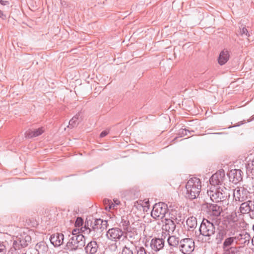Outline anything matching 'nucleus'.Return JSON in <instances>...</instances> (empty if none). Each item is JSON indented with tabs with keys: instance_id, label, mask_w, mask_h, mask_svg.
Returning a JSON list of instances; mask_svg holds the SVG:
<instances>
[{
	"instance_id": "f257e3e1",
	"label": "nucleus",
	"mask_w": 254,
	"mask_h": 254,
	"mask_svg": "<svg viewBox=\"0 0 254 254\" xmlns=\"http://www.w3.org/2000/svg\"><path fill=\"white\" fill-rule=\"evenodd\" d=\"M251 239L250 234L243 231L239 234H236L235 236L228 237V238L225 239L222 244V248H228L233 245H235L240 248H244L249 245Z\"/></svg>"
},
{
	"instance_id": "f03ea898",
	"label": "nucleus",
	"mask_w": 254,
	"mask_h": 254,
	"mask_svg": "<svg viewBox=\"0 0 254 254\" xmlns=\"http://www.w3.org/2000/svg\"><path fill=\"white\" fill-rule=\"evenodd\" d=\"M107 224L106 221L101 219H95L93 223L86 221L84 224V227H81V232L84 234L95 236L96 233H101L103 231Z\"/></svg>"
},
{
	"instance_id": "7ed1b4c3",
	"label": "nucleus",
	"mask_w": 254,
	"mask_h": 254,
	"mask_svg": "<svg viewBox=\"0 0 254 254\" xmlns=\"http://www.w3.org/2000/svg\"><path fill=\"white\" fill-rule=\"evenodd\" d=\"M201 189V183L196 177L190 178L186 185V197L190 199L197 198Z\"/></svg>"
},
{
	"instance_id": "20e7f679",
	"label": "nucleus",
	"mask_w": 254,
	"mask_h": 254,
	"mask_svg": "<svg viewBox=\"0 0 254 254\" xmlns=\"http://www.w3.org/2000/svg\"><path fill=\"white\" fill-rule=\"evenodd\" d=\"M69 239L66 245V249L69 251H74L82 249L85 246V238L83 234L69 236Z\"/></svg>"
},
{
	"instance_id": "39448f33",
	"label": "nucleus",
	"mask_w": 254,
	"mask_h": 254,
	"mask_svg": "<svg viewBox=\"0 0 254 254\" xmlns=\"http://www.w3.org/2000/svg\"><path fill=\"white\" fill-rule=\"evenodd\" d=\"M207 194L211 200L215 202L223 201L230 195L228 189L225 187L215 188L214 187L207 191Z\"/></svg>"
},
{
	"instance_id": "423d86ee",
	"label": "nucleus",
	"mask_w": 254,
	"mask_h": 254,
	"mask_svg": "<svg viewBox=\"0 0 254 254\" xmlns=\"http://www.w3.org/2000/svg\"><path fill=\"white\" fill-rule=\"evenodd\" d=\"M200 234L205 237L206 240H209L215 232L214 224L210 220L203 219L199 229Z\"/></svg>"
},
{
	"instance_id": "0eeeda50",
	"label": "nucleus",
	"mask_w": 254,
	"mask_h": 254,
	"mask_svg": "<svg viewBox=\"0 0 254 254\" xmlns=\"http://www.w3.org/2000/svg\"><path fill=\"white\" fill-rule=\"evenodd\" d=\"M31 237L26 233L23 232L17 235L14 239L13 248L15 251L22 248H25L31 242Z\"/></svg>"
},
{
	"instance_id": "6e6552de",
	"label": "nucleus",
	"mask_w": 254,
	"mask_h": 254,
	"mask_svg": "<svg viewBox=\"0 0 254 254\" xmlns=\"http://www.w3.org/2000/svg\"><path fill=\"white\" fill-rule=\"evenodd\" d=\"M167 212V205L163 202H159L154 205L151 216L156 219H163Z\"/></svg>"
},
{
	"instance_id": "1a4fd4ad",
	"label": "nucleus",
	"mask_w": 254,
	"mask_h": 254,
	"mask_svg": "<svg viewBox=\"0 0 254 254\" xmlns=\"http://www.w3.org/2000/svg\"><path fill=\"white\" fill-rule=\"evenodd\" d=\"M179 251L183 254H190L194 249V242L190 238L181 240L179 246Z\"/></svg>"
},
{
	"instance_id": "9d476101",
	"label": "nucleus",
	"mask_w": 254,
	"mask_h": 254,
	"mask_svg": "<svg viewBox=\"0 0 254 254\" xmlns=\"http://www.w3.org/2000/svg\"><path fill=\"white\" fill-rule=\"evenodd\" d=\"M228 236V233L223 222H220L217 225L216 231V241L217 244H221L225 238Z\"/></svg>"
},
{
	"instance_id": "9b49d317",
	"label": "nucleus",
	"mask_w": 254,
	"mask_h": 254,
	"mask_svg": "<svg viewBox=\"0 0 254 254\" xmlns=\"http://www.w3.org/2000/svg\"><path fill=\"white\" fill-rule=\"evenodd\" d=\"M225 173L224 170L221 169L214 174L210 178V184L215 186L221 185L225 179Z\"/></svg>"
},
{
	"instance_id": "f8f14e48",
	"label": "nucleus",
	"mask_w": 254,
	"mask_h": 254,
	"mask_svg": "<svg viewBox=\"0 0 254 254\" xmlns=\"http://www.w3.org/2000/svg\"><path fill=\"white\" fill-rule=\"evenodd\" d=\"M124 231L119 228H112L107 231V237L108 238L113 241L120 240L124 236Z\"/></svg>"
},
{
	"instance_id": "ddd939ff",
	"label": "nucleus",
	"mask_w": 254,
	"mask_h": 254,
	"mask_svg": "<svg viewBox=\"0 0 254 254\" xmlns=\"http://www.w3.org/2000/svg\"><path fill=\"white\" fill-rule=\"evenodd\" d=\"M223 222L228 233V237L235 236L239 229L238 223L233 221H223Z\"/></svg>"
},
{
	"instance_id": "4468645a",
	"label": "nucleus",
	"mask_w": 254,
	"mask_h": 254,
	"mask_svg": "<svg viewBox=\"0 0 254 254\" xmlns=\"http://www.w3.org/2000/svg\"><path fill=\"white\" fill-rule=\"evenodd\" d=\"M242 171L240 169H233L228 174L230 181L234 184H237L242 180Z\"/></svg>"
},
{
	"instance_id": "2eb2a0df",
	"label": "nucleus",
	"mask_w": 254,
	"mask_h": 254,
	"mask_svg": "<svg viewBox=\"0 0 254 254\" xmlns=\"http://www.w3.org/2000/svg\"><path fill=\"white\" fill-rule=\"evenodd\" d=\"M240 212L247 214L254 212V200H248L243 202L240 207Z\"/></svg>"
},
{
	"instance_id": "dca6fc26",
	"label": "nucleus",
	"mask_w": 254,
	"mask_h": 254,
	"mask_svg": "<svg viewBox=\"0 0 254 254\" xmlns=\"http://www.w3.org/2000/svg\"><path fill=\"white\" fill-rule=\"evenodd\" d=\"M248 191L244 188H237L233 192L234 197L236 201L243 202L247 198Z\"/></svg>"
},
{
	"instance_id": "f3484780",
	"label": "nucleus",
	"mask_w": 254,
	"mask_h": 254,
	"mask_svg": "<svg viewBox=\"0 0 254 254\" xmlns=\"http://www.w3.org/2000/svg\"><path fill=\"white\" fill-rule=\"evenodd\" d=\"M165 242L162 239L154 238L151 240L150 247L153 251L157 252L164 248Z\"/></svg>"
},
{
	"instance_id": "a211bd4d",
	"label": "nucleus",
	"mask_w": 254,
	"mask_h": 254,
	"mask_svg": "<svg viewBox=\"0 0 254 254\" xmlns=\"http://www.w3.org/2000/svg\"><path fill=\"white\" fill-rule=\"evenodd\" d=\"M50 240L55 247H59L63 244L64 236L62 233H57L51 236Z\"/></svg>"
},
{
	"instance_id": "6ab92c4d",
	"label": "nucleus",
	"mask_w": 254,
	"mask_h": 254,
	"mask_svg": "<svg viewBox=\"0 0 254 254\" xmlns=\"http://www.w3.org/2000/svg\"><path fill=\"white\" fill-rule=\"evenodd\" d=\"M99 249V245L96 241L88 242L85 247V252L87 254H95Z\"/></svg>"
},
{
	"instance_id": "aec40b11",
	"label": "nucleus",
	"mask_w": 254,
	"mask_h": 254,
	"mask_svg": "<svg viewBox=\"0 0 254 254\" xmlns=\"http://www.w3.org/2000/svg\"><path fill=\"white\" fill-rule=\"evenodd\" d=\"M165 225L162 226V230H165L170 233H173L176 229V224L172 219L165 218Z\"/></svg>"
},
{
	"instance_id": "412c9836",
	"label": "nucleus",
	"mask_w": 254,
	"mask_h": 254,
	"mask_svg": "<svg viewBox=\"0 0 254 254\" xmlns=\"http://www.w3.org/2000/svg\"><path fill=\"white\" fill-rule=\"evenodd\" d=\"M229 58L230 55L229 54V52L224 49L220 52L219 54L218 59V62L220 65H224L229 60Z\"/></svg>"
},
{
	"instance_id": "4be33fe9",
	"label": "nucleus",
	"mask_w": 254,
	"mask_h": 254,
	"mask_svg": "<svg viewBox=\"0 0 254 254\" xmlns=\"http://www.w3.org/2000/svg\"><path fill=\"white\" fill-rule=\"evenodd\" d=\"M181 242L180 238L176 236L172 235L168 238L167 243L169 246L171 247L170 249L173 248H178Z\"/></svg>"
},
{
	"instance_id": "5701e85b",
	"label": "nucleus",
	"mask_w": 254,
	"mask_h": 254,
	"mask_svg": "<svg viewBox=\"0 0 254 254\" xmlns=\"http://www.w3.org/2000/svg\"><path fill=\"white\" fill-rule=\"evenodd\" d=\"M44 132L43 127H40L34 130H29L25 132V136L28 138H32L39 136Z\"/></svg>"
},
{
	"instance_id": "b1692460",
	"label": "nucleus",
	"mask_w": 254,
	"mask_h": 254,
	"mask_svg": "<svg viewBox=\"0 0 254 254\" xmlns=\"http://www.w3.org/2000/svg\"><path fill=\"white\" fill-rule=\"evenodd\" d=\"M124 238L127 239L130 241H132L136 239L137 234L136 231H132L131 228L127 229V230H125L124 231Z\"/></svg>"
},
{
	"instance_id": "393cba45",
	"label": "nucleus",
	"mask_w": 254,
	"mask_h": 254,
	"mask_svg": "<svg viewBox=\"0 0 254 254\" xmlns=\"http://www.w3.org/2000/svg\"><path fill=\"white\" fill-rule=\"evenodd\" d=\"M35 248L38 254H46L49 249L47 245L43 242L38 243Z\"/></svg>"
},
{
	"instance_id": "a878e982",
	"label": "nucleus",
	"mask_w": 254,
	"mask_h": 254,
	"mask_svg": "<svg viewBox=\"0 0 254 254\" xmlns=\"http://www.w3.org/2000/svg\"><path fill=\"white\" fill-rule=\"evenodd\" d=\"M168 212H169V215L170 216V219H172L173 221H180L181 220V216L180 213L179 212V211L176 209H169L168 208Z\"/></svg>"
},
{
	"instance_id": "bb28decb",
	"label": "nucleus",
	"mask_w": 254,
	"mask_h": 254,
	"mask_svg": "<svg viewBox=\"0 0 254 254\" xmlns=\"http://www.w3.org/2000/svg\"><path fill=\"white\" fill-rule=\"evenodd\" d=\"M210 215L219 216L222 211V208L217 204H211L209 208Z\"/></svg>"
},
{
	"instance_id": "cd10ccee",
	"label": "nucleus",
	"mask_w": 254,
	"mask_h": 254,
	"mask_svg": "<svg viewBox=\"0 0 254 254\" xmlns=\"http://www.w3.org/2000/svg\"><path fill=\"white\" fill-rule=\"evenodd\" d=\"M121 254H135V246L126 245L122 249Z\"/></svg>"
},
{
	"instance_id": "c85d7f7f",
	"label": "nucleus",
	"mask_w": 254,
	"mask_h": 254,
	"mask_svg": "<svg viewBox=\"0 0 254 254\" xmlns=\"http://www.w3.org/2000/svg\"><path fill=\"white\" fill-rule=\"evenodd\" d=\"M224 250L223 254H241L240 251V247H238L236 246L234 247L230 246L228 248H223Z\"/></svg>"
},
{
	"instance_id": "c756f323",
	"label": "nucleus",
	"mask_w": 254,
	"mask_h": 254,
	"mask_svg": "<svg viewBox=\"0 0 254 254\" xmlns=\"http://www.w3.org/2000/svg\"><path fill=\"white\" fill-rule=\"evenodd\" d=\"M120 226L123 227L124 231L127 230V229L130 228V222L127 216L124 215L122 216Z\"/></svg>"
},
{
	"instance_id": "7c9ffc66",
	"label": "nucleus",
	"mask_w": 254,
	"mask_h": 254,
	"mask_svg": "<svg viewBox=\"0 0 254 254\" xmlns=\"http://www.w3.org/2000/svg\"><path fill=\"white\" fill-rule=\"evenodd\" d=\"M186 223L189 230H190V229L195 228L197 226L196 219L192 216L188 218L187 220Z\"/></svg>"
},
{
	"instance_id": "2f4dec72",
	"label": "nucleus",
	"mask_w": 254,
	"mask_h": 254,
	"mask_svg": "<svg viewBox=\"0 0 254 254\" xmlns=\"http://www.w3.org/2000/svg\"><path fill=\"white\" fill-rule=\"evenodd\" d=\"M247 173L254 176V159L249 161L246 165Z\"/></svg>"
},
{
	"instance_id": "473e14b6",
	"label": "nucleus",
	"mask_w": 254,
	"mask_h": 254,
	"mask_svg": "<svg viewBox=\"0 0 254 254\" xmlns=\"http://www.w3.org/2000/svg\"><path fill=\"white\" fill-rule=\"evenodd\" d=\"M83 224H84L83 219L81 217H77L75 222L74 225L76 228H80V229H78V231H80V232L81 233H82L81 232V227H83V226H82Z\"/></svg>"
},
{
	"instance_id": "72a5a7b5",
	"label": "nucleus",
	"mask_w": 254,
	"mask_h": 254,
	"mask_svg": "<svg viewBox=\"0 0 254 254\" xmlns=\"http://www.w3.org/2000/svg\"><path fill=\"white\" fill-rule=\"evenodd\" d=\"M188 133H190V131L186 128H181L179 129L178 131V137H182L188 135ZM177 138L178 137H175L173 140L177 139Z\"/></svg>"
},
{
	"instance_id": "f704fd0d",
	"label": "nucleus",
	"mask_w": 254,
	"mask_h": 254,
	"mask_svg": "<svg viewBox=\"0 0 254 254\" xmlns=\"http://www.w3.org/2000/svg\"><path fill=\"white\" fill-rule=\"evenodd\" d=\"M239 35H240L243 37L248 38L250 36V34L249 32L248 29L246 27H243L242 28H240V30L239 32Z\"/></svg>"
},
{
	"instance_id": "c9c22d12",
	"label": "nucleus",
	"mask_w": 254,
	"mask_h": 254,
	"mask_svg": "<svg viewBox=\"0 0 254 254\" xmlns=\"http://www.w3.org/2000/svg\"><path fill=\"white\" fill-rule=\"evenodd\" d=\"M135 253H136V254H150V253L148 252L147 250L142 246L135 247Z\"/></svg>"
},
{
	"instance_id": "e433bc0d",
	"label": "nucleus",
	"mask_w": 254,
	"mask_h": 254,
	"mask_svg": "<svg viewBox=\"0 0 254 254\" xmlns=\"http://www.w3.org/2000/svg\"><path fill=\"white\" fill-rule=\"evenodd\" d=\"M78 119V115H76L73 117L69 121L68 127L72 128L73 127L76 125L77 120Z\"/></svg>"
},
{
	"instance_id": "4c0bfd02",
	"label": "nucleus",
	"mask_w": 254,
	"mask_h": 254,
	"mask_svg": "<svg viewBox=\"0 0 254 254\" xmlns=\"http://www.w3.org/2000/svg\"><path fill=\"white\" fill-rule=\"evenodd\" d=\"M170 236V234L169 232L165 230H162L160 238H158L162 239L164 241H165V239L167 240L168 238Z\"/></svg>"
},
{
	"instance_id": "58836bf2",
	"label": "nucleus",
	"mask_w": 254,
	"mask_h": 254,
	"mask_svg": "<svg viewBox=\"0 0 254 254\" xmlns=\"http://www.w3.org/2000/svg\"><path fill=\"white\" fill-rule=\"evenodd\" d=\"M7 250L4 243L0 242V254H5Z\"/></svg>"
},
{
	"instance_id": "ea45409f",
	"label": "nucleus",
	"mask_w": 254,
	"mask_h": 254,
	"mask_svg": "<svg viewBox=\"0 0 254 254\" xmlns=\"http://www.w3.org/2000/svg\"><path fill=\"white\" fill-rule=\"evenodd\" d=\"M108 203H109V205H108V206H109V209H116V207L117 206L116 204L113 203L112 201H111L110 200H107Z\"/></svg>"
},
{
	"instance_id": "a19ab883",
	"label": "nucleus",
	"mask_w": 254,
	"mask_h": 254,
	"mask_svg": "<svg viewBox=\"0 0 254 254\" xmlns=\"http://www.w3.org/2000/svg\"><path fill=\"white\" fill-rule=\"evenodd\" d=\"M109 130H104L101 132L100 136L101 137H104L106 136L109 133Z\"/></svg>"
},
{
	"instance_id": "79ce46f5",
	"label": "nucleus",
	"mask_w": 254,
	"mask_h": 254,
	"mask_svg": "<svg viewBox=\"0 0 254 254\" xmlns=\"http://www.w3.org/2000/svg\"><path fill=\"white\" fill-rule=\"evenodd\" d=\"M0 18L3 20L6 19V15L0 10Z\"/></svg>"
},
{
	"instance_id": "37998d69",
	"label": "nucleus",
	"mask_w": 254,
	"mask_h": 254,
	"mask_svg": "<svg viewBox=\"0 0 254 254\" xmlns=\"http://www.w3.org/2000/svg\"><path fill=\"white\" fill-rule=\"evenodd\" d=\"M0 3L2 5H9V2L7 0H0Z\"/></svg>"
},
{
	"instance_id": "c03bdc74",
	"label": "nucleus",
	"mask_w": 254,
	"mask_h": 254,
	"mask_svg": "<svg viewBox=\"0 0 254 254\" xmlns=\"http://www.w3.org/2000/svg\"><path fill=\"white\" fill-rule=\"evenodd\" d=\"M77 230L76 229H74L73 231H72V234H74V235H77Z\"/></svg>"
},
{
	"instance_id": "a18cd8bd",
	"label": "nucleus",
	"mask_w": 254,
	"mask_h": 254,
	"mask_svg": "<svg viewBox=\"0 0 254 254\" xmlns=\"http://www.w3.org/2000/svg\"><path fill=\"white\" fill-rule=\"evenodd\" d=\"M115 204L117 205L118 204L119 201L118 200H116V201H115Z\"/></svg>"
},
{
	"instance_id": "49530a36",
	"label": "nucleus",
	"mask_w": 254,
	"mask_h": 254,
	"mask_svg": "<svg viewBox=\"0 0 254 254\" xmlns=\"http://www.w3.org/2000/svg\"><path fill=\"white\" fill-rule=\"evenodd\" d=\"M170 254H175V253H174V252H171L170 253Z\"/></svg>"
},
{
	"instance_id": "de8ad7c7",
	"label": "nucleus",
	"mask_w": 254,
	"mask_h": 254,
	"mask_svg": "<svg viewBox=\"0 0 254 254\" xmlns=\"http://www.w3.org/2000/svg\"><path fill=\"white\" fill-rule=\"evenodd\" d=\"M253 230L254 231V225H253Z\"/></svg>"
},
{
	"instance_id": "09e8293b",
	"label": "nucleus",
	"mask_w": 254,
	"mask_h": 254,
	"mask_svg": "<svg viewBox=\"0 0 254 254\" xmlns=\"http://www.w3.org/2000/svg\"><path fill=\"white\" fill-rule=\"evenodd\" d=\"M253 117V120H254V115L252 116Z\"/></svg>"
},
{
	"instance_id": "8fccbe9b",
	"label": "nucleus",
	"mask_w": 254,
	"mask_h": 254,
	"mask_svg": "<svg viewBox=\"0 0 254 254\" xmlns=\"http://www.w3.org/2000/svg\"><path fill=\"white\" fill-rule=\"evenodd\" d=\"M221 133H219V132H217V133H216V134H220Z\"/></svg>"
}]
</instances>
